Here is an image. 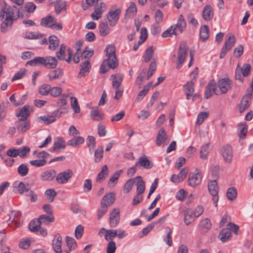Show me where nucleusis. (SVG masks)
Returning <instances> with one entry per match:
<instances>
[{
  "mask_svg": "<svg viewBox=\"0 0 253 253\" xmlns=\"http://www.w3.org/2000/svg\"><path fill=\"white\" fill-rule=\"evenodd\" d=\"M136 12L137 7L136 4L133 2H131L129 6L126 10L125 16L133 17L136 15Z\"/></svg>",
  "mask_w": 253,
  "mask_h": 253,
  "instance_id": "42",
  "label": "nucleus"
},
{
  "mask_svg": "<svg viewBox=\"0 0 253 253\" xmlns=\"http://www.w3.org/2000/svg\"><path fill=\"white\" fill-rule=\"evenodd\" d=\"M7 10L5 13L6 18L1 24L0 29L2 33H5L11 28L13 22L15 20L14 16L15 13L17 16H19V10L16 6H13L12 8Z\"/></svg>",
  "mask_w": 253,
  "mask_h": 253,
  "instance_id": "1",
  "label": "nucleus"
},
{
  "mask_svg": "<svg viewBox=\"0 0 253 253\" xmlns=\"http://www.w3.org/2000/svg\"><path fill=\"white\" fill-rule=\"evenodd\" d=\"M41 223L37 218L32 220L28 225L29 230L32 232L39 231L41 227Z\"/></svg>",
  "mask_w": 253,
  "mask_h": 253,
  "instance_id": "38",
  "label": "nucleus"
},
{
  "mask_svg": "<svg viewBox=\"0 0 253 253\" xmlns=\"http://www.w3.org/2000/svg\"><path fill=\"white\" fill-rule=\"evenodd\" d=\"M17 171L21 176H25L29 172V168L26 165L22 164L18 167Z\"/></svg>",
  "mask_w": 253,
  "mask_h": 253,
  "instance_id": "59",
  "label": "nucleus"
},
{
  "mask_svg": "<svg viewBox=\"0 0 253 253\" xmlns=\"http://www.w3.org/2000/svg\"><path fill=\"white\" fill-rule=\"evenodd\" d=\"M107 58L102 63H116L117 58L115 54L116 48L113 45H109L105 49Z\"/></svg>",
  "mask_w": 253,
  "mask_h": 253,
  "instance_id": "12",
  "label": "nucleus"
},
{
  "mask_svg": "<svg viewBox=\"0 0 253 253\" xmlns=\"http://www.w3.org/2000/svg\"><path fill=\"white\" fill-rule=\"evenodd\" d=\"M51 86L48 84H43L42 85L39 89V93L42 95H47L50 93Z\"/></svg>",
  "mask_w": 253,
  "mask_h": 253,
  "instance_id": "57",
  "label": "nucleus"
},
{
  "mask_svg": "<svg viewBox=\"0 0 253 253\" xmlns=\"http://www.w3.org/2000/svg\"><path fill=\"white\" fill-rule=\"evenodd\" d=\"M18 150H19L18 152L19 153L18 156L21 158L26 157L30 152V148L28 146H24Z\"/></svg>",
  "mask_w": 253,
  "mask_h": 253,
  "instance_id": "63",
  "label": "nucleus"
},
{
  "mask_svg": "<svg viewBox=\"0 0 253 253\" xmlns=\"http://www.w3.org/2000/svg\"><path fill=\"white\" fill-rule=\"evenodd\" d=\"M155 223L152 222L148 224L146 227L142 229V230L139 232L138 235L140 238L143 237L144 236L147 235L154 227Z\"/></svg>",
  "mask_w": 253,
  "mask_h": 253,
  "instance_id": "47",
  "label": "nucleus"
},
{
  "mask_svg": "<svg viewBox=\"0 0 253 253\" xmlns=\"http://www.w3.org/2000/svg\"><path fill=\"white\" fill-rule=\"evenodd\" d=\"M12 7L8 5L4 0H0V20L4 18L7 10L12 8Z\"/></svg>",
  "mask_w": 253,
  "mask_h": 253,
  "instance_id": "40",
  "label": "nucleus"
},
{
  "mask_svg": "<svg viewBox=\"0 0 253 253\" xmlns=\"http://www.w3.org/2000/svg\"><path fill=\"white\" fill-rule=\"evenodd\" d=\"M227 39L225 41L223 46L221 48L219 56L220 58H223L227 52L231 50L234 45L235 42L234 36L230 34L227 36Z\"/></svg>",
  "mask_w": 253,
  "mask_h": 253,
  "instance_id": "6",
  "label": "nucleus"
},
{
  "mask_svg": "<svg viewBox=\"0 0 253 253\" xmlns=\"http://www.w3.org/2000/svg\"><path fill=\"white\" fill-rule=\"evenodd\" d=\"M48 41L49 42L48 49L51 50H55L59 44L58 38L54 35L50 36L48 38Z\"/></svg>",
  "mask_w": 253,
  "mask_h": 253,
  "instance_id": "32",
  "label": "nucleus"
},
{
  "mask_svg": "<svg viewBox=\"0 0 253 253\" xmlns=\"http://www.w3.org/2000/svg\"><path fill=\"white\" fill-rule=\"evenodd\" d=\"M166 229L168 231V233L164 239V241L169 246L171 247L172 245V240L171 237L172 230L169 227H166Z\"/></svg>",
  "mask_w": 253,
  "mask_h": 253,
  "instance_id": "56",
  "label": "nucleus"
},
{
  "mask_svg": "<svg viewBox=\"0 0 253 253\" xmlns=\"http://www.w3.org/2000/svg\"><path fill=\"white\" fill-rule=\"evenodd\" d=\"M66 243L68 248L73 250H75L77 247L76 241L72 237L67 236L66 237Z\"/></svg>",
  "mask_w": 253,
  "mask_h": 253,
  "instance_id": "54",
  "label": "nucleus"
},
{
  "mask_svg": "<svg viewBox=\"0 0 253 253\" xmlns=\"http://www.w3.org/2000/svg\"><path fill=\"white\" fill-rule=\"evenodd\" d=\"M104 154V148L103 146L98 147L94 151V161L95 163H100L103 158Z\"/></svg>",
  "mask_w": 253,
  "mask_h": 253,
  "instance_id": "33",
  "label": "nucleus"
},
{
  "mask_svg": "<svg viewBox=\"0 0 253 253\" xmlns=\"http://www.w3.org/2000/svg\"><path fill=\"white\" fill-rule=\"evenodd\" d=\"M54 18L50 15L43 17L41 19L40 24L43 27H49V25H52Z\"/></svg>",
  "mask_w": 253,
  "mask_h": 253,
  "instance_id": "46",
  "label": "nucleus"
},
{
  "mask_svg": "<svg viewBox=\"0 0 253 253\" xmlns=\"http://www.w3.org/2000/svg\"><path fill=\"white\" fill-rule=\"evenodd\" d=\"M200 39L205 42L209 38V28L207 25L202 26L200 31Z\"/></svg>",
  "mask_w": 253,
  "mask_h": 253,
  "instance_id": "41",
  "label": "nucleus"
},
{
  "mask_svg": "<svg viewBox=\"0 0 253 253\" xmlns=\"http://www.w3.org/2000/svg\"><path fill=\"white\" fill-rule=\"evenodd\" d=\"M208 187L209 193L212 196L213 204L217 207L219 199V187L217 181L216 180H209L208 183Z\"/></svg>",
  "mask_w": 253,
  "mask_h": 253,
  "instance_id": "3",
  "label": "nucleus"
},
{
  "mask_svg": "<svg viewBox=\"0 0 253 253\" xmlns=\"http://www.w3.org/2000/svg\"><path fill=\"white\" fill-rule=\"evenodd\" d=\"M99 32L102 37H105L110 32V29L107 22H102L99 25Z\"/></svg>",
  "mask_w": 253,
  "mask_h": 253,
  "instance_id": "39",
  "label": "nucleus"
},
{
  "mask_svg": "<svg viewBox=\"0 0 253 253\" xmlns=\"http://www.w3.org/2000/svg\"><path fill=\"white\" fill-rule=\"evenodd\" d=\"M135 178L133 179H130L128 180L125 184L124 185V192L126 193H129L133 186V185L135 181Z\"/></svg>",
  "mask_w": 253,
  "mask_h": 253,
  "instance_id": "64",
  "label": "nucleus"
},
{
  "mask_svg": "<svg viewBox=\"0 0 253 253\" xmlns=\"http://www.w3.org/2000/svg\"><path fill=\"white\" fill-rule=\"evenodd\" d=\"M117 236L116 230H107L105 235V239L107 241H113V239Z\"/></svg>",
  "mask_w": 253,
  "mask_h": 253,
  "instance_id": "61",
  "label": "nucleus"
},
{
  "mask_svg": "<svg viewBox=\"0 0 253 253\" xmlns=\"http://www.w3.org/2000/svg\"><path fill=\"white\" fill-rule=\"evenodd\" d=\"M239 126L240 130L238 134V136L240 138L244 139L247 135L248 126L245 124H241L240 125H239Z\"/></svg>",
  "mask_w": 253,
  "mask_h": 253,
  "instance_id": "58",
  "label": "nucleus"
},
{
  "mask_svg": "<svg viewBox=\"0 0 253 253\" xmlns=\"http://www.w3.org/2000/svg\"><path fill=\"white\" fill-rule=\"evenodd\" d=\"M57 60L56 58L52 56H46L45 57H37L34 59L29 60L26 63H57Z\"/></svg>",
  "mask_w": 253,
  "mask_h": 253,
  "instance_id": "20",
  "label": "nucleus"
},
{
  "mask_svg": "<svg viewBox=\"0 0 253 253\" xmlns=\"http://www.w3.org/2000/svg\"><path fill=\"white\" fill-rule=\"evenodd\" d=\"M56 175L54 169H50L42 172L40 175V179L42 181H51L53 180Z\"/></svg>",
  "mask_w": 253,
  "mask_h": 253,
  "instance_id": "30",
  "label": "nucleus"
},
{
  "mask_svg": "<svg viewBox=\"0 0 253 253\" xmlns=\"http://www.w3.org/2000/svg\"><path fill=\"white\" fill-rule=\"evenodd\" d=\"M93 54L94 50L92 48H90L88 46L85 47L83 51L81 50L79 52L78 55L79 62L81 61L82 63H90V58Z\"/></svg>",
  "mask_w": 253,
  "mask_h": 253,
  "instance_id": "7",
  "label": "nucleus"
},
{
  "mask_svg": "<svg viewBox=\"0 0 253 253\" xmlns=\"http://www.w3.org/2000/svg\"><path fill=\"white\" fill-rule=\"evenodd\" d=\"M184 222L186 225H190L194 220V210L188 208L184 211Z\"/></svg>",
  "mask_w": 253,
  "mask_h": 253,
  "instance_id": "27",
  "label": "nucleus"
},
{
  "mask_svg": "<svg viewBox=\"0 0 253 253\" xmlns=\"http://www.w3.org/2000/svg\"><path fill=\"white\" fill-rule=\"evenodd\" d=\"M40 221L41 224L47 225L51 222H53L54 221V218L53 215H44L42 214L39 216V218H37Z\"/></svg>",
  "mask_w": 253,
  "mask_h": 253,
  "instance_id": "35",
  "label": "nucleus"
},
{
  "mask_svg": "<svg viewBox=\"0 0 253 253\" xmlns=\"http://www.w3.org/2000/svg\"><path fill=\"white\" fill-rule=\"evenodd\" d=\"M231 236V232L230 229L223 228L222 229L218 235V237L222 243H225L228 241Z\"/></svg>",
  "mask_w": 253,
  "mask_h": 253,
  "instance_id": "34",
  "label": "nucleus"
},
{
  "mask_svg": "<svg viewBox=\"0 0 253 253\" xmlns=\"http://www.w3.org/2000/svg\"><path fill=\"white\" fill-rule=\"evenodd\" d=\"M26 70L24 68L20 69L19 71L16 73L11 79V82H13L16 80L22 79L25 75Z\"/></svg>",
  "mask_w": 253,
  "mask_h": 253,
  "instance_id": "62",
  "label": "nucleus"
},
{
  "mask_svg": "<svg viewBox=\"0 0 253 253\" xmlns=\"http://www.w3.org/2000/svg\"><path fill=\"white\" fill-rule=\"evenodd\" d=\"M66 148L65 141L62 137H58L54 141L53 146L49 149L51 152H59L60 150H63Z\"/></svg>",
  "mask_w": 253,
  "mask_h": 253,
  "instance_id": "21",
  "label": "nucleus"
},
{
  "mask_svg": "<svg viewBox=\"0 0 253 253\" xmlns=\"http://www.w3.org/2000/svg\"><path fill=\"white\" fill-rule=\"evenodd\" d=\"M137 180L136 192L137 194L142 195L145 191V184L141 176H137L135 178Z\"/></svg>",
  "mask_w": 253,
  "mask_h": 253,
  "instance_id": "31",
  "label": "nucleus"
},
{
  "mask_svg": "<svg viewBox=\"0 0 253 253\" xmlns=\"http://www.w3.org/2000/svg\"><path fill=\"white\" fill-rule=\"evenodd\" d=\"M188 47L185 42L181 43L177 51V63H183L188 56Z\"/></svg>",
  "mask_w": 253,
  "mask_h": 253,
  "instance_id": "13",
  "label": "nucleus"
},
{
  "mask_svg": "<svg viewBox=\"0 0 253 253\" xmlns=\"http://www.w3.org/2000/svg\"><path fill=\"white\" fill-rule=\"evenodd\" d=\"M252 95V92L249 91L243 96L240 103L238 105L240 113H243L251 105V100Z\"/></svg>",
  "mask_w": 253,
  "mask_h": 253,
  "instance_id": "10",
  "label": "nucleus"
},
{
  "mask_svg": "<svg viewBox=\"0 0 253 253\" xmlns=\"http://www.w3.org/2000/svg\"><path fill=\"white\" fill-rule=\"evenodd\" d=\"M49 5L54 2V10L57 14L61 13L62 10H66V2L64 0H50Z\"/></svg>",
  "mask_w": 253,
  "mask_h": 253,
  "instance_id": "24",
  "label": "nucleus"
},
{
  "mask_svg": "<svg viewBox=\"0 0 253 253\" xmlns=\"http://www.w3.org/2000/svg\"><path fill=\"white\" fill-rule=\"evenodd\" d=\"M108 174V169L107 165H104L102 167L101 171L98 174L96 178L97 181H100L105 179Z\"/></svg>",
  "mask_w": 253,
  "mask_h": 253,
  "instance_id": "52",
  "label": "nucleus"
},
{
  "mask_svg": "<svg viewBox=\"0 0 253 253\" xmlns=\"http://www.w3.org/2000/svg\"><path fill=\"white\" fill-rule=\"evenodd\" d=\"M135 165L140 166L147 169H150L153 167L152 162L149 160L146 156L140 157L138 161L136 162Z\"/></svg>",
  "mask_w": 253,
  "mask_h": 253,
  "instance_id": "25",
  "label": "nucleus"
},
{
  "mask_svg": "<svg viewBox=\"0 0 253 253\" xmlns=\"http://www.w3.org/2000/svg\"><path fill=\"white\" fill-rule=\"evenodd\" d=\"M21 212L19 211H11L7 220L8 224H13L16 227L21 225Z\"/></svg>",
  "mask_w": 253,
  "mask_h": 253,
  "instance_id": "9",
  "label": "nucleus"
},
{
  "mask_svg": "<svg viewBox=\"0 0 253 253\" xmlns=\"http://www.w3.org/2000/svg\"><path fill=\"white\" fill-rule=\"evenodd\" d=\"M218 87L221 94H225L232 88L233 84L232 80L228 78L219 79L217 82Z\"/></svg>",
  "mask_w": 253,
  "mask_h": 253,
  "instance_id": "5",
  "label": "nucleus"
},
{
  "mask_svg": "<svg viewBox=\"0 0 253 253\" xmlns=\"http://www.w3.org/2000/svg\"><path fill=\"white\" fill-rule=\"evenodd\" d=\"M183 90L187 100H189L194 93V84L192 81L188 82L183 86Z\"/></svg>",
  "mask_w": 253,
  "mask_h": 253,
  "instance_id": "26",
  "label": "nucleus"
},
{
  "mask_svg": "<svg viewBox=\"0 0 253 253\" xmlns=\"http://www.w3.org/2000/svg\"><path fill=\"white\" fill-rule=\"evenodd\" d=\"M57 195L56 192L53 189H48L44 193L46 198L50 202H52Z\"/></svg>",
  "mask_w": 253,
  "mask_h": 253,
  "instance_id": "50",
  "label": "nucleus"
},
{
  "mask_svg": "<svg viewBox=\"0 0 253 253\" xmlns=\"http://www.w3.org/2000/svg\"><path fill=\"white\" fill-rule=\"evenodd\" d=\"M31 123L29 120L20 119L15 122V125L19 133H24L30 128Z\"/></svg>",
  "mask_w": 253,
  "mask_h": 253,
  "instance_id": "17",
  "label": "nucleus"
},
{
  "mask_svg": "<svg viewBox=\"0 0 253 253\" xmlns=\"http://www.w3.org/2000/svg\"><path fill=\"white\" fill-rule=\"evenodd\" d=\"M237 195V189L235 187H230L228 189L226 192V196L229 200L233 201L235 200Z\"/></svg>",
  "mask_w": 253,
  "mask_h": 253,
  "instance_id": "45",
  "label": "nucleus"
},
{
  "mask_svg": "<svg viewBox=\"0 0 253 253\" xmlns=\"http://www.w3.org/2000/svg\"><path fill=\"white\" fill-rule=\"evenodd\" d=\"M221 152L224 161L227 163H230L233 158L232 147L229 144L223 146Z\"/></svg>",
  "mask_w": 253,
  "mask_h": 253,
  "instance_id": "19",
  "label": "nucleus"
},
{
  "mask_svg": "<svg viewBox=\"0 0 253 253\" xmlns=\"http://www.w3.org/2000/svg\"><path fill=\"white\" fill-rule=\"evenodd\" d=\"M62 243V238L59 234L55 235L52 240V248L56 253H62V250L61 245Z\"/></svg>",
  "mask_w": 253,
  "mask_h": 253,
  "instance_id": "23",
  "label": "nucleus"
},
{
  "mask_svg": "<svg viewBox=\"0 0 253 253\" xmlns=\"http://www.w3.org/2000/svg\"><path fill=\"white\" fill-rule=\"evenodd\" d=\"M121 13V9L117 8L115 10L110 9L107 15V19L111 27H114L117 23L120 15Z\"/></svg>",
  "mask_w": 253,
  "mask_h": 253,
  "instance_id": "8",
  "label": "nucleus"
},
{
  "mask_svg": "<svg viewBox=\"0 0 253 253\" xmlns=\"http://www.w3.org/2000/svg\"><path fill=\"white\" fill-rule=\"evenodd\" d=\"M90 116L91 119L95 121H99L103 119L104 115L99 113L98 110L90 111Z\"/></svg>",
  "mask_w": 253,
  "mask_h": 253,
  "instance_id": "48",
  "label": "nucleus"
},
{
  "mask_svg": "<svg viewBox=\"0 0 253 253\" xmlns=\"http://www.w3.org/2000/svg\"><path fill=\"white\" fill-rule=\"evenodd\" d=\"M73 172L72 170L68 169L64 171L59 173L56 178V180L59 184H65L73 176Z\"/></svg>",
  "mask_w": 253,
  "mask_h": 253,
  "instance_id": "14",
  "label": "nucleus"
},
{
  "mask_svg": "<svg viewBox=\"0 0 253 253\" xmlns=\"http://www.w3.org/2000/svg\"><path fill=\"white\" fill-rule=\"evenodd\" d=\"M66 46L64 44H61L60 46L59 51L56 52V55L59 60L65 61L67 62H70L73 57V53L72 50L70 48H68L67 50L68 57H66Z\"/></svg>",
  "mask_w": 253,
  "mask_h": 253,
  "instance_id": "4",
  "label": "nucleus"
},
{
  "mask_svg": "<svg viewBox=\"0 0 253 253\" xmlns=\"http://www.w3.org/2000/svg\"><path fill=\"white\" fill-rule=\"evenodd\" d=\"M217 89V84L214 80H211L205 88V97L209 99L211 97L213 94H217L216 91Z\"/></svg>",
  "mask_w": 253,
  "mask_h": 253,
  "instance_id": "16",
  "label": "nucleus"
},
{
  "mask_svg": "<svg viewBox=\"0 0 253 253\" xmlns=\"http://www.w3.org/2000/svg\"><path fill=\"white\" fill-rule=\"evenodd\" d=\"M70 100L71 106L72 108L73 109L74 113L76 114L80 113L81 112V109L77 99L74 96H72L70 97Z\"/></svg>",
  "mask_w": 253,
  "mask_h": 253,
  "instance_id": "44",
  "label": "nucleus"
},
{
  "mask_svg": "<svg viewBox=\"0 0 253 253\" xmlns=\"http://www.w3.org/2000/svg\"><path fill=\"white\" fill-rule=\"evenodd\" d=\"M29 108L30 106L28 105L24 106L23 107L19 109V112L16 114V116L19 117L20 119L27 120L31 114Z\"/></svg>",
  "mask_w": 253,
  "mask_h": 253,
  "instance_id": "29",
  "label": "nucleus"
},
{
  "mask_svg": "<svg viewBox=\"0 0 253 253\" xmlns=\"http://www.w3.org/2000/svg\"><path fill=\"white\" fill-rule=\"evenodd\" d=\"M186 23L182 15H180L176 24L174 25L172 27V32L174 35L181 34L185 28Z\"/></svg>",
  "mask_w": 253,
  "mask_h": 253,
  "instance_id": "15",
  "label": "nucleus"
},
{
  "mask_svg": "<svg viewBox=\"0 0 253 253\" xmlns=\"http://www.w3.org/2000/svg\"><path fill=\"white\" fill-rule=\"evenodd\" d=\"M116 196L113 192H110L106 194L103 197L100 205L101 208H108L112 205L115 201Z\"/></svg>",
  "mask_w": 253,
  "mask_h": 253,
  "instance_id": "22",
  "label": "nucleus"
},
{
  "mask_svg": "<svg viewBox=\"0 0 253 253\" xmlns=\"http://www.w3.org/2000/svg\"><path fill=\"white\" fill-rule=\"evenodd\" d=\"M48 76L50 80L58 79L62 76V70L61 69L58 68L51 71L49 73Z\"/></svg>",
  "mask_w": 253,
  "mask_h": 253,
  "instance_id": "51",
  "label": "nucleus"
},
{
  "mask_svg": "<svg viewBox=\"0 0 253 253\" xmlns=\"http://www.w3.org/2000/svg\"><path fill=\"white\" fill-rule=\"evenodd\" d=\"M120 211L119 208L114 209L110 213L109 217L110 225L111 227H116L120 220Z\"/></svg>",
  "mask_w": 253,
  "mask_h": 253,
  "instance_id": "18",
  "label": "nucleus"
},
{
  "mask_svg": "<svg viewBox=\"0 0 253 253\" xmlns=\"http://www.w3.org/2000/svg\"><path fill=\"white\" fill-rule=\"evenodd\" d=\"M202 175L201 172H190L188 178V184L192 188L200 185L202 182Z\"/></svg>",
  "mask_w": 253,
  "mask_h": 253,
  "instance_id": "11",
  "label": "nucleus"
},
{
  "mask_svg": "<svg viewBox=\"0 0 253 253\" xmlns=\"http://www.w3.org/2000/svg\"><path fill=\"white\" fill-rule=\"evenodd\" d=\"M153 46H150L148 47L145 51V52L143 54V57L144 58V61L147 63L150 61L153 54Z\"/></svg>",
  "mask_w": 253,
  "mask_h": 253,
  "instance_id": "49",
  "label": "nucleus"
},
{
  "mask_svg": "<svg viewBox=\"0 0 253 253\" xmlns=\"http://www.w3.org/2000/svg\"><path fill=\"white\" fill-rule=\"evenodd\" d=\"M84 43V40H79L76 43V52L74 54L73 60L75 63H78L79 62V59L78 55H79V52L81 50V48Z\"/></svg>",
  "mask_w": 253,
  "mask_h": 253,
  "instance_id": "36",
  "label": "nucleus"
},
{
  "mask_svg": "<svg viewBox=\"0 0 253 253\" xmlns=\"http://www.w3.org/2000/svg\"><path fill=\"white\" fill-rule=\"evenodd\" d=\"M199 226L201 228L205 229L206 231H208L211 227L210 220L208 218L202 220L199 224Z\"/></svg>",
  "mask_w": 253,
  "mask_h": 253,
  "instance_id": "53",
  "label": "nucleus"
},
{
  "mask_svg": "<svg viewBox=\"0 0 253 253\" xmlns=\"http://www.w3.org/2000/svg\"><path fill=\"white\" fill-rule=\"evenodd\" d=\"M68 111L65 107H60L59 109L52 112L51 115L42 116L38 118V121L39 123L43 122L46 125H49L56 120L55 118H60L62 115L68 113Z\"/></svg>",
  "mask_w": 253,
  "mask_h": 253,
  "instance_id": "2",
  "label": "nucleus"
},
{
  "mask_svg": "<svg viewBox=\"0 0 253 253\" xmlns=\"http://www.w3.org/2000/svg\"><path fill=\"white\" fill-rule=\"evenodd\" d=\"M209 144H206L202 146L200 151V158L203 159H207L209 153Z\"/></svg>",
  "mask_w": 253,
  "mask_h": 253,
  "instance_id": "55",
  "label": "nucleus"
},
{
  "mask_svg": "<svg viewBox=\"0 0 253 253\" xmlns=\"http://www.w3.org/2000/svg\"><path fill=\"white\" fill-rule=\"evenodd\" d=\"M86 145L90 154L92 153L93 149L96 146V140L94 136L88 135L86 138Z\"/></svg>",
  "mask_w": 253,
  "mask_h": 253,
  "instance_id": "43",
  "label": "nucleus"
},
{
  "mask_svg": "<svg viewBox=\"0 0 253 253\" xmlns=\"http://www.w3.org/2000/svg\"><path fill=\"white\" fill-rule=\"evenodd\" d=\"M91 67V64H81L78 77L82 78L87 76L90 72Z\"/></svg>",
  "mask_w": 253,
  "mask_h": 253,
  "instance_id": "37",
  "label": "nucleus"
},
{
  "mask_svg": "<svg viewBox=\"0 0 253 253\" xmlns=\"http://www.w3.org/2000/svg\"><path fill=\"white\" fill-rule=\"evenodd\" d=\"M17 188L19 193L20 194H22L25 192L29 191L30 189V187L28 184L26 185L23 182H20L18 184Z\"/></svg>",
  "mask_w": 253,
  "mask_h": 253,
  "instance_id": "60",
  "label": "nucleus"
},
{
  "mask_svg": "<svg viewBox=\"0 0 253 253\" xmlns=\"http://www.w3.org/2000/svg\"><path fill=\"white\" fill-rule=\"evenodd\" d=\"M202 16L203 19L206 21H211L213 18V9L210 5L207 4L204 7Z\"/></svg>",
  "mask_w": 253,
  "mask_h": 253,
  "instance_id": "28",
  "label": "nucleus"
}]
</instances>
